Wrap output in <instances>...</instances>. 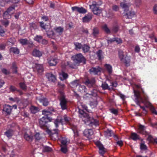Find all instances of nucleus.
Wrapping results in <instances>:
<instances>
[{
  "mask_svg": "<svg viewBox=\"0 0 157 157\" xmlns=\"http://www.w3.org/2000/svg\"><path fill=\"white\" fill-rule=\"evenodd\" d=\"M78 112L79 113L81 114V117H83V121H84L85 123L86 124L90 125H98V123L96 120L93 119L91 120L90 117L89 115L86 113H85L82 109H79Z\"/></svg>",
  "mask_w": 157,
  "mask_h": 157,
  "instance_id": "1",
  "label": "nucleus"
},
{
  "mask_svg": "<svg viewBox=\"0 0 157 157\" xmlns=\"http://www.w3.org/2000/svg\"><path fill=\"white\" fill-rule=\"evenodd\" d=\"M52 119L51 118L45 117H43L39 120V124L40 128L45 130H47L48 128V123L51 121Z\"/></svg>",
  "mask_w": 157,
  "mask_h": 157,
  "instance_id": "2",
  "label": "nucleus"
},
{
  "mask_svg": "<svg viewBox=\"0 0 157 157\" xmlns=\"http://www.w3.org/2000/svg\"><path fill=\"white\" fill-rule=\"evenodd\" d=\"M59 95L58 98L60 101V105L63 110L66 109L67 108V101L65 98L63 93L60 91L59 92Z\"/></svg>",
  "mask_w": 157,
  "mask_h": 157,
  "instance_id": "3",
  "label": "nucleus"
},
{
  "mask_svg": "<svg viewBox=\"0 0 157 157\" xmlns=\"http://www.w3.org/2000/svg\"><path fill=\"white\" fill-rule=\"evenodd\" d=\"M72 59L76 64H78L80 63H86V59L81 53L72 56Z\"/></svg>",
  "mask_w": 157,
  "mask_h": 157,
  "instance_id": "4",
  "label": "nucleus"
},
{
  "mask_svg": "<svg viewBox=\"0 0 157 157\" xmlns=\"http://www.w3.org/2000/svg\"><path fill=\"white\" fill-rule=\"evenodd\" d=\"M134 95L136 97V101L137 104H139L140 101L143 103H145L147 101V98L145 96L144 97H141L140 93L139 91L134 90Z\"/></svg>",
  "mask_w": 157,
  "mask_h": 157,
  "instance_id": "5",
  "label": "nucleus"
},
{
  "mask_svg": "<svg viewBox=\"0 0 157 157\" xmlns=\"http://www.w3.org/2000/svg\"><path fill=\"white\" fill-rule=\"evenodd\" d=\"M47 132L52 140H55L58 139L59 131L58 129H54L52 130H47Z\"/></svg>",
  "mask_w": 157,
  "mask_h": 157,
  "instance_id": "6",
  "label": "nucleus"
},
{
  "mask_svg": "<svg viewBox=\"0 0 157 157\" xmlns=\"http://www.w3.org/2000/svg\"><path fill=\"white\" fill-rule=\"evenodd\" d=\"M97 6V3L95 2H93L92 4L90 5V8L92 9V12L96 15L99 14L101 12V10Z\"/></svg>",
  "mask_w": 157,
  "mask_h": 157,
  "instance_id": "7",
  "label": "nucleus"
},
{
  "mask_svg": "<svg viewBox=\"0 0 157 157\" xmlns=\"http://www.w3.org/2000/svg\"><path fill=\"white\" fill-rule=\"evenodd\" d=\"M24 137L26 140L31 142L33 140V135L30 131L26 132L24 133Z\"/></svg>",
  "mask_w": 157,
  "mask_h": 157,
  "instance_id": "8",
  "label": "nucleus"
},
{
  "mask_svg": "<svg viewBox=\"0 0 157 157\" xmlns=\"http://www.w3.org/2000/svg\"><path fill=\"white\" fill-rule=\"evenodd\" d=\"M71 9L73 11H77L80 13L84 14L87 12V10L83 7H79L75 6L71 7Z\"/></svg>",
  "mask_w": 157,
  "mask_h": 157,
  "instance_id": "9",
  "label": "nucleus"
},
{
  "mask_svg": "<svg viewBox=\"0 0 157 157\" xmlns=\"http://www.w3.org/2000/svg\"><path fill=\"white\" fill-rule=\"evenodd\" d=\"M64 119H62L60 117H58L56 120H55L54 123L56 127L58 126V124L59 123H62L64 120L65 122H67L69 121V118L67 117L66 115L64 116Z\"/></svg>",
  "mask_w": 157,
  "mask_h": 157,
  "instance_id": "10",
  "label": "nucleus"
},
{
  "mask_svg": "<svg viewBox=\"0 0 157 157\" xmlns=\"http://www.w3.org/2000/svg\"><path fill=\"white\" fill-rule=\"evenodd\" d=\"M101 70V69L99 67H92L90 70L91 74L94 75H97L99 74Z\"/></svg>",
  "mask_w": 157,
  "mask_h": 157,
  "instance_id": "11",
  "label": "nucleus"
},
{
  "mask_svg": "<svg viewBox=\"0 0 157 157\" xmlns=\"http://www.w3.org/2000/svg\"><path fill=\"white\" fill-rule=\"evenodd\" d=\"M96 144L99 149V153L101 155H103L105 152V149L103 145L100 142H97Z\"/></svg>",
  "mask_w": 157,
  "mask_h": 157,
  "instance_id": "12",
  "label": "nucleus"
},
{
  "mask_svg": "<svg viewBox=\"0 0 157 157\" xmlns=\"http://www.w3.org/2000/svg\"><path fill=\"white\" fill-rule=\"evenodd\" d=\"M35 70L39 74H41L44 71V68L42 64H35Z\"/></svg>",
  "mask_w": 157,
  "mask_h": 157,
  "instance_id": "13",
  "label": "nucleus"
},
{
  "mask_svg": "<svg viewBox=\"0 0 157 157\" xmlns=\"http://www.w3.org/2000/svg\"><path fill=\"white\" fill-rule=\"evenodd\" d=\"M95 82V79L94 78L88 79L85 82V84L89 87H92Z\"/></svg>",
  "mask_w": 157,
  "mask_h": 157,
  "instance_id": "14",
  "label": "nucleus"
},
{
  "mask_svg": "<svg viewBox=\"0 0 157 157\" xmlns=\"http://www.w3.org/2000/svg\"><path fill=\"white\" fill-rule=\"evenodd\" d=\"M145 105L147 107H149L152 113L157 115V112L156 111L152 105L150 103L148 102L147 101L145 103Z\"/></svg>",
  "mask_w": 157,
  "mask_h": 157,
  "instance_id": "15",
  "label": "nucleus"
},
{
  "mask_svg": "<svg viewBox=\"0 0 157 157\" xmlns=\"http://www.w3.org/2000/svg\"><path fill=\"white\" fill-rule=\"evenodd\" d=\"M46 76L48 80L51 82H55L56 80V76L52 73H47Z\"/></svg>",
  "mask_w": 157,
  "mask_h": 157,
  "instance_id": "16",
  "label": "nucleus"
},
{
  "mask_svg": "<svg viewBox=\"0 0 157 157\" xmlns=\"http://www.w3.org/2000/svg\"><path fill=\"white\" fill-rule=\"evenodd\" d=\"M92 18V14L89 13L82 18V21L84 22L87 23L91 20Z\"/></svg>",
  "mask_w": 157,
  "mask_h": 157,
  "instance_id": "17",
  "label": "nucleus"
},
{
  "mask_svg": "<svg viewBox=\"0 0 157 157\" xmlns=\"http://www.w3.org/2000/svg\"><path fill=\"white\" fill-rule=\"evenodd\" d=\"M93 134V132L91 129H85L83 132L84 136L87 138L90 137Z\"/></svg>",
  "mask_w": 157,
  "mask_h": 157,
  "instance_id": "18",
  "label": "nucleus"
},
{
  "mask_svg": "<svg viewBox=\"0 0 157 157\" xmlns=\"http://www.w3.org/2000/svg\"><path fill=\"white\" fill-rule=\"evenodd\" d=\"M12 107L9 105H5L4 107L3 111L8 114L10 115L11 112Z\"/></svg>",
  "mask_w": 157,
  "mask_h": 157,
  "instance_id": "19",
  "label": "nucleus"
},
{
  "mask_svg": "<svg viewBox=\"0 0 157 157\" xmlns=\"http://www.w3.org/2000/svg\"><path fill=\"white\" fill-rule=\"evenodd\" d=\"M37 99L40 102L42 103L44 106H47L49 104V101L45 98H37Z\"/></svg>",
  "mask_w": 157,
  "mask_h": 157,
  "instance_id": "20",
  "label": "nucleus"
},
{
  "mask_svg": "<svg viewBox=\"0 0 157 157\" xmlns=\"http://www.w3.org/2000/svg\"><path fill=\"white\" fill-rule=\"evenodd\" d=\"M54 30L58 35H60L63 31V28L61 27H56L54 28Z\"/></svg>",
  "mask_w": 157,
  "mask_h": 157,
  "instance_id": "21",
  "label": "nucleus"
},
{
  "mask_svg": "<svg viewBox=\"0 0 157 157\" xmlns=\"http://www.w3.org/2000/svg\"><path fill=\"white\" fill-rule=\"evenodd\" d=\"M59 60L56 58H52L48 62L50 66H53L56 65L59 62Z\"/></svg>",
  "mask_w": 157,
  "mask_h": 157,
  "instance_id": "22",
  "label": "nucleus"
},
{
  "mask_svg": "<svg viewBox=\"0 0 157 157\" xmlns=\"http://www.w3.org/2000/svg\"><path fill=\"white\" fill-rule=\"evenodd\" d=\"M32 55L35 57H40L42 56V53L39 50L34 49L33 51Z\"/></svg>",
  "mask_w": 157,
  "mask_h": 157,
  "instance_id": "23",
  "label": "nucleus"
},
{
  "mask_svg": "<svg viewBox=\"0 0 157 157\" xmlns=\"http://www.w3.org/2000/svg\"><path fill=\"white\" fill-rule=\"evenodd\" d=\"M138 132L142 134H145L146 132L145 131V127L144 125H140L138 129Z\"/></svg>",
  "mask_w": 157,
  "mask_h": 157,
  "instance_id": "24",
  "label": "nucleus"
},
{
  "mask_svg": "<svg viewBox=\"0 0 157 157\" xmlns=\"http://www.w3.org/2000/svg\"><path fill=\"white\" fill-rule=\"evenodd\" d=\"M18 41L22 45H25L28 44L29 43V41L26 39H20L18 40Z\"/></svg>",
  "mask_w": 157,
  "mask_h": 157,
  "instance_id": "25",
  "label": "nucleus"
},
{
  "mask_svg": "<svg viewBox=\"0 0 157 157\" xmlns=\"http://www.w3.org/2000/svg\"><path fill=\"white\" fill-rule=\"evenodd\" d=\"M140 148L141 152H143V151H146L147 150V146L143 142H141L140 143Z\"/></svg>",
  "mask_w": 157,
  "mask_h": 157,
  "instance_id": "26",
  "label": "nucleus"
},
{
  "mask_svg": "<svg viewBox=\"0 0 157 157\" xmlns=\"http://www.w3.org/2000/svg\"><path fill=\"white\" fill-rule=\"evenodd\" d=\"M40 24L41 27L45 30H47L49 29L50 27L49 24L48 25H46L42 22H40Z\"/></svg>",
  "mask_w": 157,
  "mask_h": 157,
  "instance_id": "27",
  "label": "nucleus"
},
{
  "mask_svg": "<svg viewBox=\"0 0 157 157\" xmlns=\"http://www.w3.org/2000/svg\"><path fill=\"white\" fill-rule=\"evenodd\" d=\"M105 136L107 137H109L113 135V133L112 131L108 129L104 132Z\"/></svg>",
  "mask_w": 157,
  "mask_h": 157,
  "instance_id": "28",
  "label": "nucleus"
},
{
  "mask_svg": "<svg viewBox=\"0 0 157 157\" xmlns=\"http://www.w3.org/2000/svg\"><path fill=\"white\" fill-rule=\"evenodd\" d=\"M105 67L109 74H111L112 72V68L111 65L106 64L105 65Z\"/></svg>",
  "mask_w": 157,
  "mask_h": 157,
  "instance_id": "29",
  "label": "nucleus"
},
{
  "mask_svg": "<svg viewBox=\"0 0 157 157\" xmlns=\"http://www.w3.org/2000/svg\"><path fill=\"white\" fill-rule=\"evenodd\" d=\"M135 15V13L134 11L131 10L127 13L126 16L128 18H131Z\"/></svg>",
  "mask_w": 157,
  "mask_h": 157,
  "instance_id": "30",
  "label": "nucleus"
},
{
  "mask_svg": "<svg viewBox=\"0 0 157 157\" xmlns=\"http://www.w3.org/2000/svg\"><path fill=\"white\" fill-rule=\"evenodd\" d=\"M30 109L31 113L34 114L36 113L39 111L38 108L34 106H31Z\"/></svg>",
  "mask_w": 157,
  "mask_h": 157,
  "instance_id": "31",
  "label": "nucleus"
},
{
  "mask_svg": "<svg viewBox=\"0 0 157 157\" xmlns=\"http://www.w3.org/2000/svg\"><path fill=\"white\" fill-rule=\"evenodd\" d=\"M13 134V131L11 129L7 130L5 133V135L8 138L11 137Z\"/></svg>",
  "mask_w": 157,
  "mask_h": 157,
  "instance_id": "32",
  "label": "nucleus"
},
{
  "mask_svg": "<svg viewBox=\"0 0 157 157\" xmlns=\"http://www.w3.org/2000/svg\"><path fill=\"white\" fill-rule=\"evenodd\" d=\"M90 47L86 44L82 45V49L84 53L87 52L89 51Z\"/></svg>",
  "mask_w": 157,
  "mask_h": 157,
  "instance_id": "33",
  "label": "nucleus"
},
{
  "mask_svg": "<svg viewBox=\"0 0 157 157\" xmlns=\"http://www.w3.org/2000/svg\"><path fill=\"white\" fill-rule=\"evenodd\" d=\"M96 54L98 58L99 59L101 60L104 58L103 54V52L102 50H99L97 52Z\"/></svg>",
  "mask_w": 157,
  "mask_h": 157,
  "instance_id": "34",
  "label": "nucleus"
},
{
  "mask_svg": "<svg viewBox=\"0 0 157 157\" xmlns=\"http://www.w3.org/2000/svg\"><path fill=\"white\" fill-rule=\"evenodd\" d=\"M42 113L44 115V117H45L50 118L48 116L51 115L52 113L49 111L44 110L42 111Z\"/></svg>",
  "mask_w": 157,
  "mask_h": 157,
  "instance_id": "35",
  "label": "nucleus"
},
{
  "mask_svg": "<svg viewBox=\"0 0 157 157\" xmlns=\"http://www.w3.org/2000/svg\"><path fill=\"white\" fill-rule=\"evenodd\" d=\"M103 29L107 33L109 34L111 33V31L108 28L107 25L106 24H104L102 26Z\"/></svg>",
  "mask_w": 157,
  "mask_h": 157,
  "instance_id": "36",
  "label": "nucleus"
},
{
  "mask_svg": "<svg viewBox=\"0 0 157 157\" xmlns=\"http://www.w3.org/2000/svg\"><path fill=\"white\" fill-rule=\"evenodd\" d=\"M131 137L134 140L139 139V136L136 133L134 132L131 133Z\"/></svg>",
  "mask_w": 157,
  "mask_h": 157,
  "instance_id": "37",
  "label": "nucleus"
},
{
  "mask_svg": "<svg viewBox=\"0 0 157 157\" xmlns=\"http://www.w3.org/2000/svg\"><path fill=\"white\" fill-rule=\"evenodd\" d=\"M60 78L61 80H63L68 77V75L67 73L64 72H62V74L60 75Z\"/></svg>",
  "mask_w": 157,
  "mask_h": 157,
  "instance_id": "38",
  "label": "nucleus"
},
{
  "mask_svg": "<svg viewBox=\"0 0 157 157\" xmlns=\"http://www.w3.org/2000/svg\"><path fill=\"white\" fill-rule=\"evenodd\" d=\"M10 52L16 54H18L19 52V49L17 48H11L10 49Z\"/></svg>",
  "mask_w": 157,
  "mask_h": 157,
  "instance_id": "39",
  "label": "nucleus"
},
{
  "mask_svg": "<svg viewBox=\"0 0 157 157\" xmlns=\"http://www.w3.org/2000/svg\"><path fill=\"white\" fill-rule=\"evenodd\" d=\"M9 13L7 10L4 12L3 14V17L4 19H7L10 17V15Z\"/></svg>",
  "mask_w": 157,
  "mask_h": 157,
  "instance_id": "40",
  "label": "nucleus"
},
{
  "mask_svg": "<svg viewBox=\"0 0 157 157\" xmlns=\"http://www.w3.org/2000/svg\"><path fill=\"white\" fill-rule=\"evenodd\" d=\"M97 104L98 102L96 100L90 102V105L92 108L96 107Z\"/></svg>",
  "mask_w": 157,
  "mask_h": 157,
  "instance_id": "41",
  "label": "nucleus"
},
{
  "mask_svg": "<svg viewBox=\"0 0 157 157\" xmlns=\"http://www.w3.org/2000/svg\"><path fill=\"white\" fill-rule=\"evenodd\" d=\"M120 5L124 9V10H128V6L126 3L121 2Z\"/></svg>",
  "mask_w": 157,
  "mask_h": 157,
  "instance_id": "42",
  "label": "nucleus"
},
{
  "mask_svg": "<svg viewBox=\"0 0 157 157\" xmlns=\"http://www.w3.org/2000/svg\"><path fill=\"white\" fill-rule=\"evenodd\" d=\"M126 66H128L130 65V59L128 57H126L124 61Z\"/></svg>",
  "mask_w": 157,
  "mask_h": 157,
  "instance_id": "43",
  "label": "nucleus"
},
{
  "mask_svg": "<svg viewBox=\"0 0 157 157\" xmlns=\"http://www.w3.org/2000/svg\"><path fill=\"white\" fill-rule=\"evenodd\" d=\"M43 37L40 35H37L34 38V40L38 42H41Z\"/></svg>",
  "mask_w": 157,
  "mask_h": 157,
  "instance_id": "44",
  "label": "nucleus"
},
{
  "mask_svg": "<svg viewBox=\"0 0 157 157\" xmlns=\"http://www.w3.org/2000/svg\"><path fill=\"white\" fill-rule=\"evenodd\" d=\"M17 67L16 63L14 62L12 64V69L13 70V73H17Z\"/></svg>",
  "mask_w": 157,
  "mask_h": 157,
  "instance_id": "45",
  "label": "nucleus"
},
{
  "mask_svg": "<svg viewBox=\"0 0 157 157\" xmlns=\"http://www.w3.org/2000/svg\"><path fill=\"white\" fill-rule=\"evenodd\" d=\"M109 86L106 82H104L102 84L101 87L102 89L104 90L105 89H110V88H109Z\"/></svg>",
  "mask_w": 157,
  "mask_h": 157,
  "instance_id": "46",
  "label": "nucleus"
},
{
  "mask_svg": "<svg viewBox=\"0 0 157 157\" xmlns=\"http://www.w3.org/2000/svg\"><path fill=\"white\" fill-rule=\"evenodd\" d=\"M79 90L82 92H86V88L85 86L80 85L79 86Z\"/></svg>",
  "mask_w": 157,
  "mask_h": 157,
  "instance_id": "47",
  "label": "nucleus"
},
{
  "mask_svg": "<svg viewBox=\"0 0 157 157\" xmlns=\"http://www.w3.org/2000/svg\"><path fill=\"white\" fill-rule=\"evenodd\" d=\"M1 22L3 25H5L6 26H7L9 25V23L7 19H4L1 20Z\"/></svg>",
  "mask_w": 157,
  "mask_h": 157,
  "instance_id": "48",
  "label": "nucleus"
},
{
  "mask_svg": "<svg viewBox=\"0 0 157 157\" xmlns=\"http://www.w3.org/2000/svg\"><path fill=\"white\" fill-rule=\"evenodd\" d=\"M68 143L67 139L65 138H62L61 140V143L63 146H66Z\"/></svg>",
  "mask_w": 157,
  "mask_h": 157,
  "instance_id": "49",
  "label": "nucleus"
},
{
  "mask_svg": "<svg viewBox=\"0 0 157 157\" xmlns=\"http://www.w3.org/2000/svg\"><path fill=\"white\" fill-rule=\"evenodd\" d=\"M99 33L98 29L97 28H94L93 29V34L94 36H96Z\"/></svg>",
  "mask_w": 157,
  "mask_h": 157,
  "instance_id": "50",
  "label": "nucleus"
},
{
  "mask_svg": "<svg viewBox=\"0 0 157 157\" xmlns=\"http://www.w3.org/2000/svg\"><path fill=\"white\" fill-rule=\"evenodd\" d=\"M71 84L73 87H76L78 85L79 81L77 80H75L72 82Z\"/></svg>",
  "mask_w": 157,
  "mask_h": 157,
  "instance_id": "51",
  "label": "nucleus"
},
{
  "mask_svg": "<svg viewBox=\"0 0 157 157\" xmlns=\"http://www.w3.org/2000/svg\"><path fill=\"white\" fill-rule=\"evenodd\" d=\"M74 44L76 49H81L82 48V45L81 43H75Z\"/></svg>",
  "mask_w": 157,
  "mask_h": 157,
  "instance_id": "52",
  "label": "nucleus"
},
{
  "mask_svg": "<svg viewBox=\"0 0 157 157\" xmlns=\"http://www.w3.org/2000/svg\"><path fill=\"white\" fill-rule=\"evenodd\" d=\"M34 138L36 140H40L41 137L39 133H36L34 135Z\"/></svg>",
  "mask_w": 157,
  "mask_h": 157,
  "instance_id": "53",
  "label": "nucleus"
},
{
  "mask_svg": "<svg viewBox=\"0 0 157 157\" xmlns=\"http://www.w3.org/2000/svg\"><path fill=\"white\" fill-rule=\"evenodd\" d=\"M52 151V148L48 146H45L43 149V151L44 152L51 151Z\"/></svg>",
  "mask_w": 157,
  "mask_h": 157,
  "instance_id": "54",
  "label": "nucleus"
},
{
  "mask_svg": "<svg viewBox=\"0 0 157 157\" xmlns=\"http://www.w3.org/2000/svg\"><path fill=\"white\" fill-rule=\"evenodd\" d=\"M118 27L117 26H113L112 29V31L113 33H116L118 31Z\"/></svg>",
  "mask_w": 157,
  "mask_h": 157,
  "instance_id": "55",
  "label": "nucleus"
},
{
  "mask_svg": "<svg viewBox=\"0 0 157 157\" xmlns=\"http://www.w3.org/2000/svg\"><path fill=\"white\" fill-rule=\"evenodd\" d=\"M61 151L63 153H66L67 151L66 146H62L61 148Z\"/></svg>",
  "mask_w": 157,
  "mask_h": 157,
  "instance_id": "56",
  "label": "nucleus"
},
{
  "mask_svg": "<svg viewBox=\"0 0 157 157\" xmlns=\"http://www.w3.org/2000/svg\"><path fill=\"white\" fill-rule=\"evenodd\" d=\"M8 2V0H0V6H4L6 3Z\"/></svg>",
  "mask_w": 157,
  "mask_h": 157,
  "instance_id": "57",
  "label": "nucleus"
},
{
  "mask_svg": "<svg viewBox=\"0 0 157 157\" xmlns=\"http://www.w3.org/2000/svg\"><path fill=\"white\" fill-rule=\"evenodd\" d=\"M46 32L48 36L49 37H51L54 35V33L52 31H46Z\"/></svg>",
  "mask_w": 157,
  "mask_h": 157,
  "instance_id": "58",
  "label": "nucleus"
},
{
  "mask_svg": "<svg viewBox=\"0 0 157 157\" xmlns=\"http://www.w3.org/2000/svg\"><path fill=\"white\" fill-rule=\"evenodd\" d=\"M14 8L13 7H10L8 8L7 11L10 14H12L13 12V11L14 10Z\"/></svg>",
  "mask_w": 157,
  "mask_h": 157,
  "instance_id": "59",
  "label": "nucleus"
},
{
  "mask_svg": "<svg viewBox=\"0 0 157 157\" xmlns=\"http://www.w3.org/2000/svg\"><path fill=\"white\" fill-rule=\"evenodd\" d=\"M2 71L3 73L6 75H9L10 74L9 71L5 68H2Z\"/></svg>",
  "mask_w": 157,
  "mask_h": 157,
  "instance_id": "60",
  "label": "nucleus"
},
{
  "mask_svg": "<svg viewBox=\"0 0 157 157\" xmlns=\"http://www.w3.org/2000/svg\"><path fill=\"white\" fill-rule=\"evenodd\" d=\"M119 56L121 60L124 59V56L123 55V53L122 51H120L119 52Z\"/></svg>",
  "mask_w": 157,
  "mask_h": 157,
  "instance_id": "61",
  "label": "nucleus"
},
{
  "mask_svg": "<svg viewBox=\"0 0 157 157\" xmlns=\"http://www.w3.org/2000/svg\"><path fill=\"white\" fill-rule=\"evenodd\" d=\"M31 28H33V29H36L37 28V26L36 24L35 23H31L29 24Z\"/></svg>",
  "mask_w": 157,
  "mask_h": 157,
  "instance_id": "62",
  "label": "nucleus"
},
{
  "mask_svg": "<svg viewBox=\"0 0 157 157\" xmlns=\"http://www.w3.org/2000/svg\"><path fill=\"white\" fill-rule=\"evenodd\" d=\"M71 129L72 130L73 132L77 131L78 130V128L77 126L74 124H72L71 125Z\"/></svg>",
  "mask_w": 157,
  "mask_h": 157,
  "instance_id": "63",
  "label": "nucleus"
},
{
  "mask_svg": "<svg viewBox=\"0 0 157 157\" xmlns=\"http://www.w3.org/2000/svg\"><path fill=\"white\" fill-rule=\"evenodd\" d=\"M153 10L154 14H157V4L154 5L153 7Z\"/></svg>",
  "mask_w": 157,
  "mask_h": 157,
  "instance_id": "64",
  "label": "nucleus"
}]
</instances>
